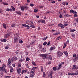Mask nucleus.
Instances as JSON below:
<instances>
[{
	"instance_id": "2f4dec72",
	"label": "nucleus",
	"mask_w": 78,
	"mask_h": 78,
	"mask_svg": "<svg viewBox=\"0 0 78 78\" xmlns=\"http://www.w3.org/2000/svg\"><path fill=\"white\" fill-rule=\"evenodd\" d=\"M62 24H61V23H60L58 25V27H61V26H62Z\"/></svg>"
},
{
	"instance_id": "6e6552de",
	"label": "nucleus",
	"mask_w": 78,
	"mask_h": 78,
	"mask_svg": "<svg viewBox=\"0 0 78 78\" xmlns=\"http://www.w3.org/2000/svg\"><path fill=\"white\" fill-rule=\"evenodd\" d=\"M47 54H41V56L42 57H43V58H47L48 57L47 56Z\"/></svg>"
},
{
	"instance_id": "e433bc0d",
	"label": "nucleus",
	"mask_w": 78,
	"mask_h": 78,
	"mask_svg": "<svg viewBox=\"0 0 78 78\" xmlns=\"http://www.w3.org/2000/svg\"><path fill=\"white\" fill-rule=\"evenodd\" d=\"M34 72H35L32 69L30 71V73H31L34 74Z\"/></svg>"
},
{
	"instance_id": "5701e85b",
	"label": "nucleus",
	"mask_w": 78,
	"mask_h": 78,
	"mask_svg": "<svg viewBox=\"0 0 78 78\" xmlns=\"http://www.w3.org/2000/svg\"><path fill=\"white\" fill-rule=\"evenodd\" d=\"M66 44H67V43H64V45H63V49H64V48H66Z\"/></svg>"
},
{
	"instance_id": "4d7b16f0",
	"label": "nucleus",
	"mask_w": 78,
	"mask_h": 78,
	"mask_svg": "<svg viewBox=\"0 0 78 78\" xmlns=\"http://www.w3.org/2000/svg\"><path fill=\"white\" fill-rule=\"evenodd\" d=\"M73 58H75L76 56V54H74L73 56Z\"/></svg>"
},
{
	"instance_id": "8fccbe9b",
	"label": "nucleus",
	"mask_w": 78,
	"mask_h": 78,
	"mask_svg": "<svg viewBox=\"0 0 78 78\" xmlns=\"http://www.w3.org/2000/svg\"><path fill=\"white\" fill-rule=\"evenodd\" d=\"M32 63L33 65H34V66H36V64L35 63V62H33Z\"/></svg>"
},
{
	"instance_id": "f03ea898",
	"label": "nucleus",
	"mask_w": 78,
	"mask_h": 78,
	"mask_svg": "<svg viewBox=\"0 0 78 78\" xmlns=\"http://www.w3.org/2000/svg\"><path fill=\"white\" fill-rule=\"evenodd\" d=\"M17 59V57H12L11 59V61L12 62H14V61H16Z\"/></svg>"
},
{
	"instance_id": "c85d7f7f",
	"label": "nucleus",
	"mask_w": 78,
	"mask_h": 78,
	"mask_svg": "<svg viewBox=\"0 0 78 78\" xmlns=\"http://www.w3.org/2000/svg\"><path fill=\"white\" fill-rule=\"evenodd\" d=\"M37 69V67H33L32 68V70H34V71H35L36 70H35V69Z\"/></svg>"
},
{
	"instance_id": "6e6d98bb",
	"label": "nucleus",
	"mask_w": 78,
	"mask_h": 78,
	"mask_svg": "<svg viewBox=\"0 0 78 78\" xmlns=\"http://www.w3.org/2000/svg\"><path fill=\"white\" fill-rule=\"evenodd\" d=\"M47 42H44L43 43V45H47Z\"/></svg>"
},
{
	"instance_id": "aec40b11",
	"label": "nucleus",
	"mask_w": 78,
	"mask_h": 78,
	"mask_svg": "<svg viewBox=\"0 0 78 78\" xmlns=\"http://www.w3.org/2000/svg\"><path fill=\"white\" fill-rule=\"evenodd\" d=\"M10 73L12 72H13V68L11 66H10Z\"/></svg>"
},
{
	"instance_id": "a19ab883",
	"label": "nucleus",
	"mask_w": 78,
	"mask_h": 78,
	"mask_svg": "<svg viewBox=\"0 0 78 78\" xmlns=\"http://www.w3.org/2000/svg\"><path fill=\"white\" fill-rule=\"evenodd\" d=\"M75 21L77 23H78V18H76L75 19Z\"/></svg>"
},
{
	"instance_id": "4be33fe9",
	"label": "nucleus",
	"mask_w": 78,
	"mask_h": 78,
	"mask_svg": "<svg viewBox=\"0 0 78 78\" xmlns=\"http://www.w3.org/2000/svg\"><path fill=\"white\" fill-rule=\"evenodd\" d=\"M7 41V40H6V39H3L2 40H1V42H6Z\"/></svg>"
},
{
	"instance_id": "7ed1b4c3",
	"label": "nucleus",
	"mask_w": 78,
	"mask_h": 78,
	"mask_svg": "<svg viewBox=\"0 0 78 78\" xmlns=\"http://www.w3.org/2000/svg\"><path fill=\"white\" fill-rule=\"evenodd\" d=\"M0 71H1V72H4L5 71V72H6V69H5V68H4L3 67H0Z\"/></svg>"
},
{
	"instance_id": "774afa93",
	"label": "nucleus",
	"mask_w": 78,
	"mask_h": 78,
	"mask_svg": "<svg viewBox=\"0 0 78 78\" xmlns=\"http://www.w3.org/2000/svg\"><path fill=\"white\" fill-rule=\"evenodd\" d=\"M74 17H77V14H74Z\"/></svg>"
},
{
	"instance_id": "4c0bfd02",
	"label": "nucleus",
	"mask_w": 78,
	"mask_h": 78,
	"mask_svg": "<svg viewBox=\"0 0 78 78\" xmlns=\"http://www.w3.org/2000/svg\"><path fill=\"white\" fill-rule=\"evenodd\" d=\"M19 34H16V37H17V38H18V37H19Z\"/></svg>"
},
{
	"instance_id": "79ce46f5",
	"label": "nucleus",
	"mask_w": 78,
	"mask_h": 78,
	"mask_svg": "<svg viewBox=\"0 0 78 78\" xmlns=\"http://www.w3.org/2000/svg\"><path fill=\"white\" fill-rule=\"evenodd\" d=\"M30 76L31 78H33V77H34V74H31L30 75Z\"/></svg>"
},
{
	"instance_id": "473e14b6",
	"label": "nucleus",
	"mask_w": 78,
	"mask_h": 78,
	"mask_svg": "<svg viewBox=\"0 0 78 78\" xmlns=\"http://www.w3.org/2000/svg\"><path fill=\"white\" fill-rule=\"evenodd\" d=\"M24 9H26V10H28V9L29 8L27 6H25L24 7Z\"/></svg>"
},
{
	"instance_id": "72a5a7b5",
	"label": "nucleus",
	"mask_w": 78,
	"mask_h": 78,
	"mask_svg": "<svg viewBox=\"0 0 78 78\" xmlns=\"http://www.w3.org/2000/svg\"><path fill=\"white\" fill-rule=\"evenodd\" d=\"M53 71H52L51 72V73L49 75L50 76H52V74H53Z\"/></svg>"
},
{
	"instance_id": "de8ad7c7",
	"label": "nucleus",
	"mask_w": 78,
	"mask_h": 78,
	"mask_svg": "<svg viewBox=\"0 0 78 78\" xmlns=\"http://www.w3.org/2000/svg\"><path fill=\"white\" fill-rule=\"evenodd\" d=\"M53 70L55 71H56V67H54L53 68Z\"/></svg>"
},
{
	"instance_id": "1a4fd4ad",
	"label": "nucleus",
	"mask_w": 78,
	"mask_h": 78,
	"mask_svg": "<svg viewBox=\"0 0 78 78\" xmlns=\"http://www.w3.org/2000/svg\"><path fill=\"white\" fill-rule=\"evenodd\" d=\"M73 69H74V70H77V67H76V65H74L73 66L72 68V70H73Z\"/></svg>"
},
{
	"instance_id": "6ab92c4d",
	"label": "nucleus",
	"mask_w": 78,
	"mask_h": 78,
	"mask_svg": "<svg viewBox=\"0 0 78 78\" xmlns=\"http://www.w3.org/2000/svg\"><path fill=\"white\" fill-rule=\"evenodd\" d=\"M24 61V59L23 58H22V57L21 58H20L19 60V62H22V61Z\"/></svg>"
},
{
	"instance_id": "9d476101",
	"label": "nucleus",
	"mask_w": 78,
	"mask_h": 78,
	"mask_svg": "<svg viewBox=\"0 0 78 78\" xmlns=\"http://www.w3.org/2000/svg\"><path fill=\"white\" fill-rule=\"evenodd\" d=\"M78 57H76L75 58H74L73 60V62H75L76 61H77V60H78Z\"/></svg>"
},
{
	"instance_id": "2eb2a0df",
	"label": "nucleus",
	"mask_w": 78,
	"mask_h": 78,
	"mask_svg": "<svg viewBox=\"0 0 78 78\" xmlns=\"http://www.w3.org/2000/svg\"><path fill=\"white\" fill-rule=\"evenodd\" d=\"M27 70H22L21 72V73L23 74L24 73H27Z\"/></svg>"
},
{
	"instance_id": "3c124183",
	"label": "nucleus",
	"mask_w": 78,
	"mask_h": 78,
	"mask_svg": "<svg viewBox=\"0 0 78 78\" xmlns=\"http://www.w3.org/2000/svg\"><path fill=\"white\" fill-rule=\"evenodd\" d=\"M30 59V58H28V57L26 58V61H29Z\"/></svg>"
},
{
	"instance_id": "4468645a",
	"label": "nucleus",
	"mask_w": 78,
	"mask_h": 78,
	"mask_svg": "<svg viewBox=\"0 0 78 78\" xmlns=\"http://www.w3.org/2000/svg\"><path fill=\"white\" fill-rule=\"evenodd\" d=\"M63 53H64V54L65 55H66V56L67 57V56H68V53L67 52V51H64L63 52Z\"/></svg>"
},
{
	"instance_id": "cd10ccee",
	"label": "nucleus",
	"mask_w": 78,
	"mask_h": 78,
	"mask_svg": "<svg viewBox=\"0 0 78 78\" xmlns=\"http://www.w3.org/2000/svg\"><path fill=\"white\" fill-rule=\"evenodd\" d=\"M34 12H37L38 11V10L37 9H34Z\"/></svg>"
},
{
	"instance_id": "a211bd4d",
	"label": "nucleus",
	"mask_w": 78,
	"mask_h": 78,
	"mask_svg": "<svg viewBox=\"0 0 78 78\" xmlns=\"http://www.w3.org/2000/svg\"><path fill=\"white\" fill-rule=\"evenodd\" d=\"M6 10L7 11H12V9H9L7 8L6 9Z\"/></svg>"
},
{
	"instance_id": "9b49d317",
	"label": "nucleus",
	"mask_w": 78,
	"mask_h": 78,
	"mask_svg": "<svg viewBox=\"0 0 78 78\" xmlns=\"http://www.w3.org/2000/svg\"><path fill=\"white\" fill-rule=\"evenodd\" d=\"M15 12L16 14H17L19 15H21L22 14V12L19 11H16Z\"/></svg>"
},
{
	"instance_id": "052dcab7",
	"label": "nucleus",
	"mask_w": 78,
	"mask_h": 78,
	"mask_svg": "<svg viewBox=\"0 0 78 78\" xmlns=\"http://www.w3.org/2000/svg\"><path fill=\"white\" fill-rule=\"evenodd\" d=\"M75 73V75H78V72H77V71H76V73Z\"/></svg>"
},
{
	"instance_id": "c9c22d12",
	"label": "nucleus",
	"mask_w": 78,
	"mask_h": 78,
	"mask_svg": "<svg viewBox=\"0 0 78 78\" xmlns=\"http://www.w3.org/2000/svg\"><path fill=\"white\" fill-rule=\"evenodd\" d=\"M30 27H31V28H35V26H34V25H30Z\"/></svg>"
},
{
	"instance_id": "ea45409f",
	"label": "nucleus",
	"mask_w": 78,
	"mask_h": 78,
	"mask_svg": "<svg viewBox=\"0 0 78 78\" xmlns=\"http://www.w3.org/2000/svg\"><path fill=\"white\" fill-rule=\"evenodd\" d=\"M44 68H43V67L41 66V72H43V70Z\"/></svg>"
},
{
	"instance_id": "c756f323",
	"label": "nucleus",
	"mask_w": 78,
	"mask_h": 78,
	"mask_svg": "<svg viewBox=\"0 0 78 78\" xmlns=\"http://www.w3.org/2000/svg\"><path fill=\"white\" fill-rule=\"evenodd\" d=\"M2 4L4 5H8V4L4 2H2Z\"/></svg>"
},
{
	"instance_id": "603ef678",
	"label": "nucleus",
	"mask_w": 78,
	"mask_h": 78,
	"mask_svg": "<svg viewBox=\"0 0 78 78\" xmlns=\"http://www.w3.org/2000/svg\"><path fill=\"white\" fill-rule=\"evenodd\" d=\"M59 17L60 18H61V19H62V16L61 14H60L59 15Z\"/></svg>"
},
{
	"instance_id": "0e129e2a",
	"label": "nucleus",
	"mask_w": 78,
	"mask_h": 78,
	"mask_svg": "<svg viewBox=\"0 0 78 78\" xmlns=\"http://www.w3.org/2000/svg\"><path fill=\"white\" fill-rule=\"evenodd\" d=\"M5 67H6V66L5 65V64H3V65H2V67H3V68H5Z\"/></svg>"
},
{
	"instance_id": "338daca9",
	"label": "nucleus",
	"mask_w": 78,
	"mask_h": 78,
	"mask_svg": "<svg viewBox=\"0 0 78 78\" xmlns=\"http://www.w3.org/2000/svg\"><path fill=\"white\" fill-rule=\"evenodd\" d=\"M41 22L42 23H45V21L44 20H41Z\"/></svg>"
},
{
	"instance_id": "0eeeda50",
	"label": "nucleus",
	"mask_w": 78,
	"mask_h": 78,
	"mask_svg": "<svg viewBox=\"0 0 78 78\" xmlns=\"http://www.w3.org/2000/svg\"><path fill=\"white\" fill-rule=\"evenodd\" d=\"M21 25L22 26H23V27H27V29H30V26L28 25H27L25 24H22Z\"/></svg>"
},
{
	"instance_id": "69168bd1",
	"label": "nucleus",
	"mask_w": 78,
	"mask_h": 78,
	"mask_svg": "<svg viewBox=\"0 0 78 78\" xmlns=\"http://www.w3.org/2000/svg\"><path fill=\"white\" fill-rule=\"evenodd\" d=\"M30 6H34V4H30Z\"/></svg>"
},
{
	"instance_id": "412c9836",
	"label": "nucleus",
	"mask_w": 78,
	"mask_h": 78,
	"mask_svg": "<svg viewBox=\"0 0 78 78\" xmlns=\"http://www.w3.org/2000/svg\"><path fill=\"white\" fill-rule=\"evenodd\" d=\"M11 8L12 9V11H15V10H16V9L13 6H11Z\"/></svg>"
},
{
	"instance_id": "09e8293b",
	"label": "nucleus",
	"mask_w": 78,
	"mask_h": 78,
	"mask_svg": "<svg viewBox=\"0 0 78 78\" xmlns=\"http://www.w3.org/2000/svg\"><path fill=\"white\" fill-rule=\"evenodd\" d=\"M48 58L50 59V60H52V57H51V56H49L48 57Z\"/></svg>"
},
{
	"instance_id": "49530a36",
	"label": "nucleus",
	"mask_w": 78,
	"mask_h": 78,
	"mask_svg": "<svg viewBox=\"0 0 78 78\" xmlns=\"http://www.w3.org/2000/svg\"><path fill=\"white\" fill-rule=\"evenodd\" d=\"M9 44H8V45H7V46H5V49H8V48H9V47H8V46H9Z\"/></svg>"
},
{
	"instance_id": "f704fd0d",
	"label": "nucleus",
	"mask_w": 78,
	"mask_h": 78,
	"mask_svg": "<svg viewBox=\"0 0 78 78\" xmlns=\"http://www.w3.org/2000/svg\"><path fill=\"white\" fill-rule=\"evenodd\" d=\"M22 65V64L21 63H18V66L19 67H21V66Z\"/></svg>"
},
{
	"instance_id": "680f3d73",
	"label": "nucleus",
	"mask_w": 78,
	"mask_h": 78,
	"mask_svg": "<svg viewBox=\"0 0 78 78\" xmlns=\"http://www.w3.org/2000/svg\"><path fill=\"white\" fill-rule=\"evenodd\" d=\"M39 48H42V46L41 45H39L38 47Z\"/></svg>"
},
{
	"instance_id": "ddd939ff",
	"label": "nucleus",
	"mask_w": 78,
	"mask_h": 78,
	"mask_svg": "<svg viewBox=\"0 0 78 78\" xmlns=\"http://www.w3.org/2000/svg\"><path fill=\"white\" fill-rule=\"evenodd\" d=\"M8 63L9 65L11 64V58H9L8 59Z\"/></svg>"
},
{
	"instance_id": "393cba45",
	"label": "nucleus",
	"mask_w": 78,
	"mask_h": 78,
	"mask_svg": "<svg viewBox=\"0 0 78 78\" xmlns=\"http://www.w3.org/2000/svg\"><path fill=\"white\" fill-rule=\"evenodd\" d=\"M48 38V37L47 36L46 37H44L43 38V41H45Z\"/></svg>"
},
{
	"instance_id": "c03bdc74",
	"label": "nucleus",
	"mask_w": 78,
	"mask_h": 78,
	"mask_svg": "<svg viewBox=\"0 0 78 78\" xmlns=\"http://www.w3.org/2000/svg\"><path fill=\"white\" fill-rule=\"evenodd\" d=\"M64 27H65L64 26V25H63V24H62L61 27V28H62V29L64 28Z\"/></svg>"
},
{
	"instance_id": "423d86ee",
	"label": "nucleus",
	"mask_w": 78,
	"mask_h": 78,
	"mask_svg": "<svg viewBox=\"0 0 78 78\" xmlns=\"http://www.w3.org/2000/svg\"><path fill=\"white\" fill-rule=\"evenodd\" d=\"M21 69H22V68H20L19 69H16L17 73H18V74H20V73H21Z\"/></svg>"
},
{
	"instance_id": "a18cd8bd",
	"label": "nucleus",
	"mask_w": 78,
	"mask_h": 78,
	"mask_svg": "<svg viewBox=\"0 0 78 78\" xmlns=\"http://www.w3.org/2000/svg\"><path fill=\"white\" fill-rule=\"evenodd\" d=\"M70 12L73 13V14H75V13H74V11L72 9L70 10Z\"/></svg>"
},
{
	"instance_id": "13d9d810",
	"label": "nucleus",
	"mask_w": 78,
	"mask_h": 78,
	"mask_svg": "<svg viewBox=\"0 0 78 78\" xmlns=\"http://www.w3.org/2000/svg\"><path fill=\"white\" fill-rule=\"evenodd\" d=\"M53 47H51L50 49V50L51 51V50H53Z\"/></svg>"
},
{
	"instance_id": "7c9ffc66",
	"label": "nucleus",
	"mask_w": 78,
	"mask_h": 78,
	"mask_svg": "<svg viewBox=\"0 0 78 78\" xmlns=\"http://www.w3.org/2000/svg\"><path fill=\"white\" fill-rule=\"evenodd\" d=\"M25 64L26 66V67H29V66H28V63H26Z\"/></svg>"
},
{
	"instance_id": "39448f33",
	"label": "nucleus",
	"mask_w": 78,
	"mask_h": 78,
	"mask_svg": "<svg viewBox=\"0 0 78 78\" xmlns=\"http://www.w3.org/2000/svg\"><path fill=\"white\" fill-rule=\"evenodd\" d=\"M19 38H17V37H15L14 43H16V42H17L18 41V40H19Z\"/></svg>"
},
{
	"instance_id": "bf43d9fd",
	"label": "nucleus",
	"mask_w": 78,
	"mask_h": 78,
	"mask_svg": "<svg viewBox=\"0 0 78 78\" xmlns=\"http://www.w3.org/2000/svg\"><path fill=\"white\" fill-rule=\"evenodd\" d=\"M16 55H18V54H19V51L17 50V51H16Z\"/></svg>"
},
{
	"instance_id": "f3484780",
	"label": "nucleus",
	"mask_w": 78,
	"mask_h": 78,
	"mask_svg": "<svg viewBox=\"0 0 78 78\" xmlns=\"http://www.w3.org/2000/svg\"><path fill=\"white\" fill-rule=\"evenodd\" d=\"M41 51H43V52H45L46 51V48H43Z\"/></svg>"
},
{
	"instance_id": "a878e982",
	"label": "nucleus",
	"mask_w": 78,
	"mask_h": 78,
	"mask_svg": "<svg viewBox=\"0 0 78 78\" xmlns=\"http://www.w3.org/2000/svg\"><path fill=\"white\" fill-rule=\"evenodd\" d=\"M11 26L12 27H16V24H15L14 23H13L11 25Z\"/></svg>"
},
{
	"instance_id": "864d4df0",
	"label": "nucleus",
	"mask_w": 78,
	"mask_h": 78,
	"mask_svg": "<svg viewBox=\"0 0 78 78\" xmlns=\"http://www.w3.org/2000/svg\"><path fill=\"white\" fill-rule=\"evenodd\" d=\"M65 17H69V14H66L64 16Z\"/></svg>"
},
{
	"instance_id": "20e7f679",
	"label": "nucleus",
	"mask_w": 78,
	"mask_h": 78,
	"mask_svg": "<svg viewBox=\"0 0 78 78\" xmlns=\"http://www.w3.org/2000/svg\"><path fill=\"white\" fill-rule=\"evenodd\" d=\"M11 34L10 33H8L7 34H5V35L4 36L5 38H7L8 37H9L10 36H11Z\"/></svg>"
},
{
	"instance_id": "f8f14e48",
	"label": "nucleus",
	"mask_w": 78,
	"mask_h": 78,
	"mask_svg": "<svg viewBox=\"0 0 78 78\" xmlns=\"http://www.w3.org/2000/svg\"><path fill=\"white\" fill-rule=\"evenodd\" d=\"M61 67H62V65L61 64H60V63L59 64H58V68L57 69V70H59L61 68Z\"/></svg>"
},
{
	"instance_id": "dca6fc26",
	"label": "nucleus",
	"mask_w": 78,
	"mask_h": 78,
	"mask_svg": "<svg viewBox=\"0 0 78 78\" xmlns=\"http://www.w3.org/2000/svg\"><path fill=\"white\" fill-rule=\"evenodd\" d=\"M3 27L5 28V29H6V24L4 23L3 24Z\"/></svg>"
},
{
	"instance_id": "b1692460",
	"label": "nucleus",
	"mask_w": 78,
	"mask_h": 78,
	"mask_svg": "<svg viewBox=\"0 0 78 78\" xmlns=\"http://www.w3.org/2000/svg\"><path fill=\"white\" fill-rule=\"evenodd\" d=\"M21 11H24L25 10V8H24V7L22 6L21 8Z\"/></svg>"
},
{
	"instance_id": "bb28decb",
	"label": "nucleus",
	"mask_w": 78,
	"mask_h": 78,
	"mask_svg": "<svg viewBox=\"0 0 78 78\" xmlns=\"http://www.w3.org/2000/svg\"><path fill=\"white\" fill-rule=\"evenodd\" d=\"M61 38H62V36H59L57 38V40H59V39H61Z\"/></svg>"
},
{
	"instance_id": "37998d69",
	"label": "nucleus",
	"mask_w": 78,
	"mask_h": 78,
	"mask_svg": "<svg viewBox=\"0 0 78 78\" xmlns=\"http://www.w3.org/2000/svg\"><path fill=\"white\" fill-rule=\"evenodd\" d=\"M45 73V72H43V77H45L46 76Z\"/></svg>"
},
{
	"instance_id": "e2e57ef3",
	"label": "nucleus",
	"mask_w": 78,
	"mask_h": 78,
	"mask_svg": "<svg viewBox=\"0 0 78 78\" xmlns=\"http://www.w3.org/2000/svg\"><path fill=\"white\" fill-rule=\"evenodd\" d=\"M50 41H49V42H48L47 44V45H48H48H50Z\"/></svg>"
},
{
	"instance_id": "58836bf2",
	"label": "nucleus",
	"mask_w": 78,
	"mask_h": 78,
	"mask_svg": "<svg viewBox=\"0 0 78 78\" xmlns=\"http://www.w3.org/2000/svg\"><path fill=\"white\" fill-rule=\"evenodd\" d=\"M23 41H22V40H21L20 39L19 40V43H23Z\"/></svg>"
},
{
	"instance_id": "f257e3e1",
	"label": "nucleus",
	"mask_w": 78,
	"mask_h": 78,
	"mask_svg": "<svg viewBox=\"0 0 78 78\" xmlns=\"http://www.w3.org/2000/svg\"><path fill=\"white\" fill-rule=\"evenodd\" d=\"M63 55V53L62 52H60V51L58 52L57 53V56L58 57H60Z\"/></svg>"
},
{
	"instance_id": "5fc2aeb1",
	"label": "nucleus",
	"mask_w": 78,
	"mask_h": 78,
	"mask_svg": "<svg viewBox=\"0 0 78 78\" xmlns=\"http://www.w3.org/2000/svg\"><path fill=\"white\" fill-rule=\"evenodd\" d=\"M11 78L10 76H6L5 77V78Z\"/></svg>"
}]
</instances>
